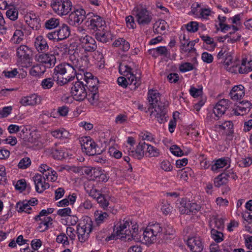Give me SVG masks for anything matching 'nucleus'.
Segmentation results:
<instances>
[{
  "label": "nucleus",
  "mask_w": 252,
  "mask_h": 252,
  "mask_svg": "<svg viewBox=\"0 0 252 252\" xmlns=\"http://www.w3.org/2000/svg\"><path fill=\"white\" fill-rule=\"evenodd\" d=\"M76 74V70L73 65L63 63L55 67L53 76L56 79L57 84L63 86L74 80Z\"/></svg>",
  "instance_id": "2"
},
{
  "label": "nucleus",
  "mask_w": 252,
  "mask_h": 252,
  "mask_svg": "<svg viewBox=\"0 0 252 252\" xmlns=\"http://www.w3.org/2000/svg\"><path fill=\"white\" fill-rule=\"evenodd\" d=\"M40 98L35 94H32L31 95L23 97L20 100V103L22 105H34L39 103Z\"/></svg>",
  "instance_id": "22"
},
{
  "label": "nucleus",
  "mask_w": 252,
  "mask_h": 252,
  "mask_svg": "<svg viewBox=\"0 0 252 252\" xmlns=\"http://www.w3.org/2000/svg\"><path fill=\"white\" fill-rule=\"evenodd\" d=\"M16 210L18 212H25V213L30 214L29 211L32 209L31 207H30L29 204L23 201V202H18L16 205Z\"/></svg>",
  "instance_id": "37"
},
{
  "label": "nucleus",
  "mask_w": 252,
  "mask_h": 252,
  "mask_svg": "<svg viewBox=\"0 0 252 252\" xmlns=\"http://www.w3.org/2000/svg\"><path fill=\"white\" fill-rule=\"evenodd\" d=\"M73 98L77 101H82L87 96L84 84L81 81L76 82L71 88Z\"/></svg>",
  "instance_id": "10"
},
{
  "label": "nucleus",
  "mask_w": 252,
  "mask_h": 252,
  "mask_svg": "<svg viewBox=\"0 0 252 252\" xmlns=\"http://www.w3.org/2000/svg\"><path fill=\"white\" fill-rule=\"evenodd\" d=\"M162 231V228L159 223L149 225L143 232V239L146 243H153L161 235Z\"/></svg>",
  "instance_id": "4"
},
{
  "label": "nucleus",
  "mask_w": 252,
  "mask_h": 252,
  "mask_svg": "<svg viewBox=\"0 0 252 252\" xmlns=\"http://www.w3.org/2000/svg\"><path fill=\"white\" fill-rule=\"evenodd\" d=\"M195 40L189 41L186 44L185 43L182 44V50L185 52H189L194 49Z\"/></svg>",
  "instance_id": "52"
},
{
  "label": "nucleus",
  "mask_w": 252,
  "mask_h": 252,
  "mask_svg": "<svg viewBox=\"0 0 252 252\" xmlns=\"http://www.w3.org/2000/svg\"><path fill=\"white\" fill-rule=\"evenodd\" d=\"M238 71L240 74L247 73L252 71V66L247 65V60L243 59L241 65L236 66Z\"/></svg>",
  "instance_id": "38"
},
{
  "label": "nucleus",
  "mask_w": 252,
  "mask_h": 252,
  "mask_svg": "<svg viewBox=\"0 0 252 252\" xmlns=\"http://www.w3.org/2000/svg\"><path fill=\"white\" fill-rule=\"evenodd\" d=\"M95 221L97 225L103 223L109 218V215L106 212L97 211L95 213Z\"/></svg>",
  "instance_id": "31"
},
{
  "label": "nucleus",
  "mask_w": 252,
  "mask_h": 252,
  "mask_svg": "<svg viewBox=\"0 0 252 252\" xmlns=\"http://www.w3.org/2000/svg\"><path fill=\"white\" fill-rule=\"evenodd\" d=\"M31 164V159L28 157L22 158L18 163V166L20 169H26Z\"/></svg>",
  "instance_id": "49"
},
{
  "label": "nucleus",
  "mask_w": 252,
  "mask_h": 252,
  "mask_svg": "<svg viewBox=\"0 0 252 252\" xmlns=\"http://www.w3.org/2000/svg\"><path fill=\"white\" fill-rule=\"evenodd\" d=\"M34 46L38 52H45L49 49L46 40L41 35L38 36L35 38Z\"/></svg>",
  "instance_id": "23"
},
{
  "label": "nucleus",
  "mask_w": 252,
  "mask_h": 252,
  "mask_svg": "<svg viewBox=\"0 0 252 252\" xmlns=\"http://www.w3.org/2000/svg\"><path fill=\"white\" fill-rule=\"evenodd\" d=\"M98 80L96 78L86 80V84L84 85L90 92H97Z\"/></svg>",
  "instance_id": "27"
},
{
  "label": "nucleus",
  "mask_w": 252,
  "mask_h": 252,
  "mask_svg": "<svg viewBox=\"0 0 252 252\" xmlns=\"http://www.w3.org/2000/svg\"><path fill=\"white\" fill-rule=\"evenodd\" d=\"M211 234L212 238L217 243H220L223 240V233L220 230L212 228L211 230Z\"/></svg>",
  "instance_id": "36"
},
{
  "label": "nucleus",
  "mask_w": 252,
  "mask_h": 252,
  "mask_svg": "<svg viewBox=\"0 0 252 252\" xmlns=\"http://www.w3.org/2000/svg\"><path fill=\"white\" fill-rule=\"evenodd\" d=\"M71 213V210L69 207L61 209L57 211V214L62 217H66L70 216Z\"/></svg>",
  "instance_id": "61"
},
{
  "label": "nucleus",
  "mask_w": 252,
  "mask_h": 252,
  "mask_svg": "<svg viewBox=\"0 0 252 252\" xmlns=\"http://www.w3.org/2000/svg\"><path fill=\"white\" fill-rule=\"evenodd\" d=\"M146 143L144 141L139 142L135 150L129 151L128 155L134 158L141 159L144 157V149H146Z\"/></svg>",
  "instance_id": "21"
},
{
  "label": "nucleus",
  "mask_w": 252,
  "mask_h": 252,
  "mask_svg": "<svg viewBox=\"0 0 252 252\" xmlns=\"http://www.w3.org/2000/svg\"><path fill=\"white\" fill-rule=\"evenodd\" d=\"M125 77H119L117 82L119 85L126 88L128 85L131 86L130 89H136L141 84L140 78L136 77L133 73L125 74Z\"/></svg>",
  "instance_id": "7"
},
{
  "label": "nucleus",
  "mask_w": 252,
  "mask_h": 252,
  "mask_svg": "<svg viewBox=\"0 0 252 252\" xmlns=\"http://www.w3.org/2000/svg\"><path fill=\"white\" fill-rule=\"evenodd\" d=\"M16 54L22 67H27L31 65L32 52L28 46L20 45L16 50Z\"/></svg>",
  "instance_id": "6"
},
{
  "label": "nucleus",
  "mask_w": 252,
  "mask_h": 252,
  "mask_svg": "<svg viewBox=\"0 0 252 252\" xmlns=\"http://www.w3.org/2000/svg\"><path fill=\"white\" fill-rule=\"evenodd\" d=\"M87 27L95 32L106 27L105 21L98 15H94L87 21Z\"/></svg>",
  "instance_id": "12"
},
{
  "label": "nucleus",
  "mask_w": 252,
  "mask_h": 252,
  "mask_svg": "<svg viewBox=\"0 0 252 252\" xmlns=\"http://www.w3.org/2000/svg\"><path fill=\"white\" fill-rule=\"evenodd\" d=\"M148 98L150 105L149 110L151 108L154 109L150 114L151 117L157 118L160 124L164 123L167 121V108L165 104L160 101L159 94L157 91L149 90Z\"/></svg>",
  "instance_id": "1"
},
{
  "label": "nucleus",
  "mask_w": 252,
  "mask_h": 252,
  "mask_svg": "<svg viewBox=\"0 0 252 252\" xmlns=\"http://www.w3.org/2000/svg\"><path fill=\"white\" fill-rule=\"evenodd\" d=\"M227 164V160L224 158H219L212 165L211 169L213 171H217L219 169L225 166Z\"/></svg>",
  "instance_id": "33"
},
{
  "label": "nucleus",
  "mask_w": 252,
  "mask_h": 252,
  "mask_svg": "<svg viewBox=\"0 0 252 252\" xmlns=\"http://www.w3.org/2000/svg\"><path fill=\"white\" fill-rule=\"evenodd\" d=\"M189 202L186 199H182L179 206V211L182 214H190L189 212Z\"/></svg>",
  "instance_id": "32"
},
{
  "label": "nucleus",
  "mask_w": 252,
  "mask_h": 252,
  "mask_svg": "<svg viewBox=\"0 0 252 252\" xmlns=\"http://www.w3.org/2000/svg\"><path fill=\"white\" fill-rule=\"evenodd\" d=\"M56 241L58 243H62L64 246L69 245L68 238L64 233H61L58 235L56 239Z\"/></svg>",
  "instance_id": "56"
},
{
  "label": "nucleus",
  "mask_w": 252,
  "mask_h": 252,
  "mask_svg": "<svg viewBox=\"0 0 252 252\" xmlns=\"http://www.w3.org/2000/svg\"><path fill=\"white\" fill-rule=\"evenodd\" d=\"M23 32L21 30H17L15 31L11 40L13 43L18 44L23 40Z\"/></svg>",
  "instance_id": "42"
},
{
  "label": "nucleus",
  "mask_w": 252,
  "mask_h": 252,
  "mask_svg": "<svg viewBox=\"0 0 252 252\" xmlns=\"http://www.w3.org/2000/svg\"><path fill=\"white\" fill-rule=\"evenodd\" d=\"M245 94V88L242 85L234 86L229 94L230 98L234 101H238L241 99Z\"/></svg>",
  "instance_id": "20"
},
{
  "label": "nucleus",
  "mask_w": 252,
  "mask_h": 252,
  "mask_svg": "<svg viewBox=\"0 0 252 252\" xmlns=\"http://www.w3.org/2000/svg\"><path fill=\"white\" fill-rule=\"evenodd\" d=\"M238 164L240 166L242 167L249 166L252 164V158L250 157L242 158L238 161Z\"/></svg>",
  "instance_id": "51"
},
{
  "label": "nucleus",
  "mask_w": 252,
  "mask_h": 252,
  "mask_svg": "<svg viewBox=\"0 0 252 252\" xmlns=\"http://www.w3.org/2000/svg\"><path fill=\"white\" fill-rule=\"evenodd\" d=\"M60 20L59 19L51 18L47 20L45 23V27L47 29H53L59 25Z\"/></svg>",
  "instance_id": "41"
},
{
  "label": "nucleus",
  "mask_w": 252,
  "mask_h": 252,
  "mask_svg": "<svg viewBox=\"0 0 252 252\" xmlns=\"http://www.w3.org/2000/svg\"><path fill=\"white\" fill-rule=\"evenodd\" d=\"M229 53H230L227 50V48L225 46H223L218 53L217 58L218 59H222L223 61L224 58L227 56Z\"/></svg>",
  "instance_id": "63"
},
{
  "label": "nucleus",
  "mask_w": 252,
  "mask_h": 252,
  "mask_svg": "<svg viewBox=\"0 0 252 252\" xmlns=\"http://www.w3.org/2000/svg\"><path fill=\"white\" fill-rule=\"evenodd\" d=\"M188 31L191 32H196L198 29V25L196 22H190L186 25Z\"/></svg>",
  "instance_id": "54"
},
{
  "label": "nucleus",
  "mask_w": 252,
  "mask_h": 252,
  "mask_svg": "<svg viewBox=\"0 0 252 252\" xmlns=\"http://www.w3.org/2000/svg\"><path fill=\"white\" fill-rule=\"evenodd\" d=\"M231 102L228 99H222L216 105L220 108L221 111H226L228 108Z\"/></svg>",
  "instance_id": "47"
},
{
  "label": "nucleus",
  "mask_w": 252,
  "mask_h": 252,
  "mask_svg": "<svg viewBox=\"0 0 252 252\" xmlns=\"http://www.w3.org/2000/svg\"><path fill=\"white\" fill-rule=\"evenodd\" d=\"M132 222L128 220H123L117 222L114 226V232H115L120 239L125 238L123 235L126 236L130 234V225Z\"/></svg>",
  "instance_id": "9"
},
{
  "label": "nucleus",
  "mask_w": 252,
  "mask_h": 252,
  "mask_svg": "<svg viewBox=\"0 0 252 252\" xmlns=\"http://www.w3.org/2000/svg\"><path fill=\"white\" fill-rule=\"evenodd\" d=\"M92 180L96 181L97 182H106L108 178L106 175L101 169L97 168L95 170V173L94 176L92 178Z\"/></svg>",
  "instance_id": "29"
},
{
  "label": "nucleus",
  "mask_w": 252,
  "mask_h": 252,
  "mask_svg": "<svg viewBox=\"0 0 252 252\" xmlns=\"http://www.w3.org/2000/svg\"><path fill=\"white\" fill-rule=\"evenodd\" d=\"M160 168L166 172H169L172 170L173 166L167 160H164L160 163Z\"/></svg>",
  "instance_id": "53"
},
{
  "label": "nucleus",
  "mask_w": 252,
  "mask_h": 252,
  "mask_svg": "<svg viewBox=\"0 0 252 252\" xmlns=\"http://www.w3.org/2000/svg\"><path fill=\"white\" fill-rule=\"evenodd\" d=\"M51 6L55 13L62 16L69 13L72 9V3L70 0H53Z\"/></svg>",
  "instance_id": "5"
},
{
  "label": "nucleus",
  "mask_w": 252,
  "mask_h": 252,
  "mask_svg": "<svg viewBox=\"0 0 252 252\" xmlns=\"http://www.w3.org/2000/svg\"><path fill=\"white\" fill-rule=\"evenodd\" d=\"M226 176V174L222 173L215 178L214 180L215 186L220 188V186L226 184L227 183V178Z\"/></svg>",
  "instance_id": "35"
},
{
  "label": "nucleus",
  "mask_w": 252,
  "mask_h": 252,
  "mask_svg": "<svg viewBox=\"0 0 252 252\" xmlns=\"http://www.w3.org/2000/svg\"><path fill=\"white\" fill-rule=\"evenodd\" d=\"M131 71L132 68L131 67L127 64H125V63H121L119 65V72L121 74L123 73L126 74L132 73Z\"/></svg>",
  "instance_id": "60"
},
{
  "label": "nucleus",
  "mask_w": 252,
  "mask_h": 252,
  "mask_svg": "<svg viewBox=\"0 0 252 252\" xmlns=\"http://www.w3.org/2000/svg\"><path fill=\"white\" fill-rule=\"evenodd\" d=\"M146 149L149 156L150 157H157L159 155V150L156 147L146 143Z\"/></svg>",
  "instance_id": "44"
},
{
  "label": "nucleus",
  "mask_w": 252,
  "mask_h": 252,
  "mask_svg": "<svg viewBox=\"0 0 252 252\" xmlns=\"http://www.w3.org/2000/svg\"><path fill=\"white\" fill-rule=\"evenodd\" d=\"M94 35L97 41L103 43L108 42L113 39V35L107 27L97 31Z\"/></svg>",
  "instance_id": "18"
},
{
  "label": "nucleus",
  "mask_w": 252,
  "mask_h": 252,
  "mask_svg": "<svg viewBox=\"0 0 252 252\" xmlns=\"http://www.w3.org/2000/svg\"><path fill=\"white\" fill-rule=\"evenodd\" d=\"M96 199L101 208H103L104 210L107 209L109 204V201L104 194L101 193L98 196Z\"/></svg>",
  "instance_id": "43"
},
{
  "label": "nucleus",
  "mask_w": 252,
  "mask_h": 252,
  "mask_svg": "<svg viewBox=\"0 0 252 252\" xmlns=\"http://www.w3.org/2000/svg\"><path fill=\"white\" fill-rule=\"evenodd\" d=\"M210 227H216L218 229L221 230L224 228V221L221 218L215 217L210 223Z\"/></svg>",
  "instance_id": "40"
},
{
  "label": "nucleus",
  "mask_w": 252,
  "mask_h": 252,
  "mask_svg": "<svg viewBox=\"0 0 252 252\" xmlns=\"http://www.w3.org/2000/svg\"><path fill=\"white\" fill-rule=\"evenodd\" d=\"M252 129V119L246 121L244 123L243 126V131L248 132Z\"/></svg>",
  "instance_id": "64"
},
{
  "label": "nucleus",
  "mask_w": 252,
  "mask_h": 252,
  "mask_svg": "<svg viewBox=\"0 0 252 252\" xmlns=\"http://www.w3.org/2000/svg\"><path fill=\"white\" fill-rule=\"evenodd\" d=\"M56 31L58 34V38L59 40H62L66 39L70 34V29L69 27L64 24Z\"/></svg>",
  "instance_id": "25"
},
{
  "label": "nucleus",
  "mask_w": 252,
  "mask_h": 252,
  "mask_svg": "<svg viewBox=\"0 0 252 252\" xmlns=\"http://www.w3.org/2000/svg\"><path fill=\"white\" fill-rule=\"evenodd\" d=\"M34 182L35 190L38 193H42L50 187L49 184L46 183L47 181L41 174L37 173L32 177Z\"/></svg>",
  "instance_id": "15"
},
{
  "label": "nucleus",
  "mask_w": 252,
  "mask_h": 252,
  "mask_svg": "<svg viewBox=\"0 0 252 252\" xmlns=\"http://www.w3.org/2000/svg\"><path fill=\"white\" fill-rule=\"evenodd\" d=\"M56 81V79L53 77L47 78L42 80L41 83V86L44 89H51L54 84V81Z\"/></svg>",
  "instance_id": "39"
},
{
  "label": "nucleus",
  "mask_w": 252,
  "mask_h": 252,
  "mask_svg": "<svg viewBox=\"0 0 252 252\" xmlns=\"http://www.w3.org/2000/svg\"><path fill=\"white\" fill-rule=\"evenodd\" d=\"M170 152L176 156H182L184 155L183 151L177 145H173L170 148Z\"/></svg>",
  "instance_id": "59"
},
{
  "label": "nucleus",
  "mask_w": 252,
  "mask_h": 252,
  "mask_svg": "<svg viewBox=\"0 0 252 252\" xmlns=\"http://www.w3.org/2000/svg\"><path fill=\"white\" fill-rule=\"evenodd\" d=\"M201 59L204 63H212L214 60L212 55L207 52H204L202 54Z\"/></svg>",
  "instance_id": "55"
},
{
  "label": "nucleus",
  "mask_w": 252,
  "mask_h": 252,
  "mask_svg": "<svg viewBox=\"0 0 252 252\" xmlns=\"http://www.w3.org/2000/svg\"><path fill=\"white\" fill-rule=\"evenodd\" d=\"M52 135L56 138H67L69 135V132L64 128L56 129L51 132Z\"/></svg>",
  "instance_id": "28"
},
{
  "label": "nucleus",
  "mask_w": 252,
  "mask_h": 252,
  "mask_svg": "<svg viewBox=\"0 0 252 252\" xmlns=\"http://www.w3.org/2000/svg\"><path fill=\"white\" fill-rule=\"evenodd\" d=\"M81 146L83 152L89 156H94L99 154L97 151L98 148L94 141L90 137H84L80 140Z\"/></svg>",
  "instance_id": "8"
},
{
  "label": "nucleus",
  "mask_w": 252,
  "mask_h": 252,
  "mask_svg": "<svg viewBox=\"0 0 252 252\" xmlns=\"http://www.w3.org/2000/svg\"><path fill=\"white\" fill-rule=\"evenodd\" d=\"M138 228L137 227L134 226L132 228V231L130 230V234H129V236L126 235H123L125 237V239H127V241H131L132 240H134L135 241H138L139 240V238L138 237Z\"/></svg>",
  "instance_id": "46"
},
{
  "label": "nucleus",
  "mask_w": 252,
  "mask_h": 252,
  "mask_svg": "<svg viewBox=\"0 0 252 252\" xmlns=\"http://www.w3.org/2000/svg\"><path fill=\"white\" fill-rule=\"evenodd\" d=\"M86 16L85 11L82 8H76L69 14L67 22L71 26L79 25L82 23Z\"/></svg>",
  "instance_id": "11"
},
{
  "label": "nucleus",
  "mask_w": 252,
  "mask_h": 252,
  "mask_svg": "<svg viewBox=\"0 0 252 252\" xmlns=\"http://www.w3.org/2000/svg\"><path fill=\"white\" fill-rule=\"evenodd\" d=\"M190 171V169L189 168H184L179 172H178V176H180V178L184 180L187 181L189 178V175H190V174H189V172Z\"/></svg>",
  "instance_id": "57"
},
{
  "label": "nucleus",
  "mask_w": 252,
  "mask_h": 252,
  "mask_svg": "<svg viewBox=\"0 0 252 252\" xmlns=\"http://www.w3.org/2000/svg\"><path fill=\"white\" fill-rule=\"evenodd\" d=\"M193 69L192 63H185L180 65L179 67L180 70L182 72H186L190 71Z\"/></svg>",
  "instance_id": "58"
},
{
  "label": "nucleus",
  "mask_w": 252,
  "mask_h": 252,
  "mask_svg": "<svg viewBox=\"0 0 252 252\" xmlns=\"http://www.w3.org/2000/svg\"><path fill=\"white\" fill-rule=\"evenodd\" d=\"M128 119L127 116L124 114H120L118 115L115 118V123L118 125L124 124L127 122Z\"/></svg>",
  "instance_id": "50"
},
{
  "label": "nucleus",
  "mask_w": 252,
  "mask_h": 252,
  "mask_svg": "<svg viewBox=\"0 0 252 252\" xmlns=\"http://www.w3.org/2000/svg\"><path fill=\"white\" fill-rule=\"evenodd\" d=\"M98 94L97 92H90L87 94V96L86 97L88 99L90 103L93 105L96 103L98 99Z\"/></svg>",
  "instance_id": "45"
},
{
  "label": "nucleus",
  "mask_w": 252,
  "mask_h": 252,
  "mask_svg": "<svg viewBox=\"0 0 252 252\" xmlns=\"http://www.w3.org/2000/svg\"><path fill=\"white\" fill-rule=\"evenodd\" d=\"M94 228L90 218L87 217L82 220L77 226L79 241L81 243L85 242L88 239L89 234Z\"/></svg>",
  "instance_id": "3"
},
{
  "label": "nucleus",
  "mask_w": 252,
  "mask_h": 252,
  "mask_svg": "<svg viewBox=\"0 0 252 252\" xmlns=\"http://www.w3.org/2000/svg\"><path fill=\"white\" fill-rule=\"evenodd\" d=\"M156 49L158 56H163L164 57H168L170 55V53L168 52L167 49L165 46H160L156 48Z\"/></svg>",
  "instance_id": "62"
},
{
  "label": "nucleus",
  "mask_w": 252,
  "mask_h": 252,
  "mask_svg": "<svg viewBox=\"0 0 252 252\" xmlns=\"http://www.w3.org/2000/svg\"><path fill=\"white\" fill-rule=\"evenodd\" d=\"M113 45L115 47H121L122 50L124 52L128 51L130 47V45L127 41L121 38L115 40Z\"/></svg>",
  "instance_id": "30"
},
{
  "label": "nucleus",
  "mask_w": 252,
  "mask_h": 252,
  "mask_svg": "<svg viewBox=\"0 0 252 252\" xmlns=\"http://www.w3.org/2000/svg\"><path fill=\"white\" fill-rule=\"evenodd\" d=\"M187 245L192 252H201L203 249V244L202 239L197 236L189 238Z\"/></svg>",
  "instance_id": "17"
},
{
  "label": "nucleus",
  "mask_w": 252,
  "mask_h": 252,
  "mask_svg": "<svg viewBox=\"0 0 252 252\" xmlns=\"http://www.w3.org/2000/svg\"><path fill=\"white\" fill-rule=\"evenodd\" d=\"M79 41L83 45L85 51L93 52L97 48L95 40L90 35H85L80 36Z\"/></svg>",
  "instance_id": "19"
},
{
  "label": "nucleus",
  "mask_w": 252,
  "mask_h": 252,
  "mask_svg": "<svg viewBox=\"0 0 252 252\" xmlns=\"http://www.w3.org/2000/svg\"><path fill=\"white\" fill-rule=\"evenodd\" d=\"M252 104L248 100H243L235 105L232 113L235 116H244L248 113L251 108Z\"/></svg>",
  "instance_id": "14"
},
{
  "label": "nucleus",
  "mask_w": 252,
  "mask_h": 252,
  "mask_svg": "<svg viewBox=\"0 0 252 252\" xmlns=\"http://www.w3.org/2000/svg\"><path fill=\"white\" fill-rule=\"evenodd\" d=\"M38 61L43 64L45 68H51L55 65L56 57L53 54L44 53L39 55L38 57Z\"/></svg>",
  "instance_id": "16"
},
{
  "label": "nucleus",
  "mask_w": 252,
  "mask_h": 252,
  "mask_svg": "<svg viewBox=\"0 0 252 252\" xmlns=\"http://www.w3.org/2000/svg\"><path fill=\"white\" fill-rule=\"evenodd\" d=\"M46 71L45 66L41 63L33 65L30 70V74L33 76H40Z\"/></svg>",
  "instance_id": "24"
},
{
  "label": "nucleus",
  "mask_w": 252,
  "mask_h": 252,
  "mask_svg": "<svg viewBox=\"0 0 252 252\" xmlns=\"http://www.w3.org/2000/svg\"><path fill=\"white\" fill-rule=\"evenodd\" d=\"M166 22L165 21L161 20L158 22H156L153 27V30L155 33H162V32L165 30V25Z\"/></svg>",
  "instance_id": "34"
},
{
  "label": "nucleus",
  "mask_w": 252,
  "mask_h": 252,
  "mask_svg": "<svg viewBox=\"0 0 252 252\" xmlns=\"http://www.w3.org/2000/svg\"><path fill=\"white\" fill-rule=\"evenodd\" d=\"M6 15L10 20L15 21L18 18V12L15 8H11L6 11Z\"/></svg>",
  "instance_id": "48"
},
{
  "label": "nucleus",
  "mask_w": 252,
  "mask_h": 252,
  "mask_svg": "<svg viewBox=\"0 0 252 252\" xmlns=\"http://www.w3.org/2000/svg\"><path fill=\"white\" fill-rule=\"evenodd\" d=\"M53 219L50 217H43V220H41L37 229L40 232H44L49 227V225L52 224Z\"/></svg>",
  "instance_id": "26"
},
{
  "label": "nucleus",
  "mask_w": 252,
  "mask_h": 252,
  "mask_svg": "<svg viewBox=\"0 0 252 252\" xmlns=\"http://www.w3.org/2000/svg\"><path fill=\"white\" fill-rule=\"evenodd\" d=\"M136 20L138 23L142 26L149 25L152 19V15L145 8L137 9L136 14Z\"/></svg>",
  "instance_id": "13"
}]
</instances>
